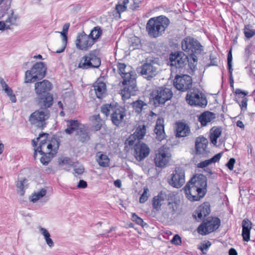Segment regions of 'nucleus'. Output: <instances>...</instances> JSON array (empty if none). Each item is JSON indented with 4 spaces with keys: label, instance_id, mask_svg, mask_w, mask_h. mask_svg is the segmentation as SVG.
<instances>
[{
    "label": "nucleus",
    "instance_id": "e433bc0d",
    "mask_svg": "<svg viewBox=\"0 0 255 255\" xmlns=\"http://www.w3.org/2000/svg\"><path fill=\"white\" fill-rule=\"evenodd\" d=\"M131 105L135 112L138 114L141 113L143 107L147 106L145 102L140 100L133 101Z\"/></svg>",
    "mask_w": 255,
    "mask_h": 255
},
{
    "label": "nucleus",
    "instance_id": "9d476101",
    "mask_svg": "<svg viewBox=\"0 0 255 255\" xmlns=\"http://www.w3.org/2000/svg\"><path fill=\"white\" fill-rule=\"evenodd\" d=\"M91 38L84 31L78 33L75 41L77 48L82 51H88L94 44Z\"/></svg>",
    "mask_w": 255,
    "mask_h": 255
},
{
    "label": "nucleus",
    "instance_id": "2eb2a0df",
    "mask_svg": "<svg viewBox=\"0 0 255 255\" xmlns=\"http://www.w3.org/2000/svg\"><path fill=\"white\" fill-rule=\"evenodd\" d=\"M35 101L40 109L48 110L53 104V96L50 94L36 95Z\"/></svg>",
    "mask_w": 255,
    "mask_h": 255
},
{
    "label": "nucleus",
    "instance_id": "ddd939ff",
    "mask_svg": "<svg viewBox=\"0 0 255 255\" xmlns=\"http://www.w3.org/2000/svg\"><path fill=\"white\" fill-rule=\"evenodd\" d=\"M196 187L195 186L190 185V183L187 182L183 188L186 197L191 201H199L206 194L205 191H202L203 193L200 194Z\"/></svg>",
    "mask_w": 255,
    "mask_h": 255
},
{
    "label": "nucleus",
    "instance_id": "79ce46f5",
    "mask_svg": "<svg viewBox=\"0 0 255 255\" xmlns=\"http://www.w3.org/2000/svg\"><path fill=\"white\" fill-rule=\"evenodd\" d=\"M145 127L144 125L139 126L136 129L134 134L136 136L138 139H140L143 138L145 134Z\"/></svg>",
    "mask_w": 255,
    "mask_h": 255
},
{
    "label": "nucleus",
    "instance_id": "473e14b6",
    "mask_svg": "<svg viewBox=\"0 0 255 255\" xmlns=\"http://www.w3.org/2000/svg\"><path fill=\"white\" fill-rule=\"evenodd\" d=\"M222 153H219L215 155H214L212 158L210 159L206 160L205 161L200 162L197 165V167L198 168H203L204 167H206L209 165L211 164L212 163H215L218 161L222 156Z\"/></svg>",
    "mask_w": 255,
    "mask_h": 255
},
{
    "label": "nucleus",
    "instance_id": "5701e85b",
    "mask_svg": "<svg viewBox=\"0 0 255 255\" xmlns=\"http://www.w3.org/2000/svg\"><path fill=\"white\" fill-rule=\"evenodd\" d=\"M83 64H101V60L98 50H93L83 57Z\"/></svg>",
    "mask_w": 255,
    "mask_h": 255
},
{
    "label": "nucleus",
    "instance_id": "72a5a7b5",
    "mask_svg": "<svg viewBox=\"0 0 255 255\" xmlns=\"http://www.w3.org/2000/svg\"><path fill=\"white\" fill-rule=\"evenodd\" d=\"M103 33V30L99 26L94 27L91 31L90 33L89 34L93 40L94 43H96L98 39L101 37Z\"/></svg>",
    "mask_w": 255,
    "mask_h": 255
},
{
    "label": "nucleus",
    "instance_id": "c9c22d12",
    "mask_svg": "<svg viewBox=\"0 0 255 255\" xmlns=\"http://www.w3.org/2000/svg\"><path fill=\"white\" fill-rule=\"evenodd\" d=\"M58 164L61 168L67 170L74 166V162L70 158L67 157L59 158Z\"/></svg>",
    "mask_w": 255,
    "mask_h": 255
},
{
    "label": "nucleus",
    "instance_id": "3c124183",
    "mask_svg": "<svg viewBox=\"0 0 255 255\" xmlns=\"http://www.w3.org/2000/svg\"><path fill=\"white\" fill-rule=\"evenodd\" d=\"M171 243L175 245H180L182 243L181 238L178 235L176 234L171 240Z\"/></svg>",
    "mask_w": 255,
    "mask_h": 255
},
{
    "label": "nucleus",
    "instance_id": "8fccbe9b",
    "mask_svg": "<svg viewBox=\"0 0 255 255\" xmlns=\"http://www.w3.org/2000/svg\"><path fill=\"white\" fill-rule=\"evenodd\" d=\"M148 189L147 187L144 188L143 192L139 198V202L140 203H143L148 199V196H147V192Z\"/></svg>",
    "mask_w": 255,
    "mask_h": 255
},
{
    "label": "nucleus",
    "instance_id": "58836bf2",
    "mask_svg": "<svg viewBox=\"0 0 255 255\" xmlns=\"http://www.w3.org/2000/svg\"><path fill=\"white\" fill-rule=\"evenodd\" d=\"M114 106H115V103L104 105L101 107V112L107 117L110 115V113H112Z\"/></svg>",
    "mask_w": 255,
    "mask_h": 255
},
{
    "label": "nucleus",
    "instance_id": "bf43d9fd",
    "mask_svg": "<svg viewBox=\"0 0 255 255\" xmlns=\"http://www.w3.org/2000/svg\"><path fill=\"white\" fill-rule=\"evenodd\" d=\"M140 0H133V3L131 4L130 8L133 10H136L139 6Z\"/></svg>",
    "mask_w": 255,
    "mask_h": 255
},
{
    "label": "nucleus",
    "instance_id": "de8ad7c7",
    "mask_svg": "<svg viewBox=\"0 0 255 255\" xmlns=\"http://www.w3.org/2000/svg\"><path fill=\"white\" fill-rule=\"evenodd\" d=\"M242 230H251L252 229V223L248 219H245L242 221Z\"/></svg>",
    "mask_w": 255,
    "mask_h": 255
},
{
    "label": "nucleus",
    "instance_id": "f704fd0d",
    "mask_svg": "<svg viewBox=\"0 0 255 255\" xmlns=\"http://www.w3.org/2000/svg\"><path fill=\"white\" fill-rule=\"evenodd\" d=\"M222 133L221 128L214 127L211 129L210 139L211 142L214 145L217 143V140L220 137Z\"/></svg>",
    "mask_w": 255,
    "mask_h": 255
},
{
    "label": "nucleus",
    "instance_id": "a211bd4d",
    "mask_svg": "<svg viewBox=\"0 0 255 255\" xmlns=\"http://www.w3.org/2000/svg\"><path fill=\"white\" fill-rule=\"evenodd\" d=\"M208 144V139L203 136H200L196 138L195 148L196 154L206 156L209 151L207 149Z\"/></svg>",
    "mask_w": 255,
    "mask_h": 255
},
{
    "label": "nucleus",
    "instance_id": "680f3d73",
    "mask_svg": "<svg viewBox=\"0 0 255 255\" xmlns=\"http://www.w3.org/2000/svg\"><path fill=\"white\" fill-rule=\"evenodd\" d=\"M56 140L59 142V140H57L56 138L52 139V140L51 141V143L48 144V145H47V149H48L49 150H50V151L49 152L53 151V150L54 149V144L56 145V143L55 142H53V140Z\"/></svg>",
    "mask_w": 255,
    "mask_h": 255
},
{
    "label": "nucleus",
    "instance_id": "c85d7f7f",
    "mask_svg": "<svg viewBox=\"0 0 255 255\" xmlns=\"http://www.w3.org/2000/svg\"><path fill=\"white\" fill-rule=\"evenodd\" d=\"M166 197L165 193L161 191L157 196L153 197L152 199V207L156 211L160 209L163 202Z\"/></svg>",
    "mask_w": 255,
    "mask_h": 255
},
{
    "label": "nucleus",
    "instance_id": "4468645a",
    "mask_svg": "<svg viewBox=\"0 0 255 255\" xmlns=\"http://www.w3.org/2000/svg\"><path fill=\"white\" fill-rule=\"evenodd\" d=\"M190 185H193L196 187L197 190L200 194L203 193L202 191L207 192V178L206 177L202 174H197L194 175L188 182Z\"/></svg>",
    "mask_w": 255,
    "mask_h": 255
},
{
    "label": "nucleus",
    "instance_id": "052dcab7",
    "mask_svg": "<svg viewBox=\"0 0 255 255\" xmlns=\"http://www.w3.org/2000/svg\"><path fill=\"white\" fill-rule=\"evenodd\" d=\"M73 166L74 167L75 173H77L80 175L82 174L84 172L85 169L83 166H80L77 168L76 167V166L74 165Z\"/></svg>",
    "mask_w": 255,
    "mask_h": 255
},
{
    "label": "nucleus",
    "instance_id": "f3484780",
    "mask_svg": "<svg viewBox=\"0 0 255 255\" xmlns=\"http://www.w3.org/2000/svg\"><path fill=\"white\" fill-rule=\"evenodd\" d=\"M148 146L143 142L138 141L134 145V157L138 161H141L149 154Z\"/></svg>",
    "mask_w": 255,
    "mask_h": 255
},
{
    "label": "nucleus",
    "instance_id": "2f4dec72",
    "mask_svg": "<svg viewBox=\"0 0 255 255\" xmlns=\"http://www.w3.org/2000/svg\"><path fill=\"white\" fill-rule=\"evenodd\" d=\"M235 93L238 95H242L244 96L243 97V100L241 103H240L238 100H236V102L239 104L242 111H246L247 109L248 99L247 97H245V96L248 94V92L242 91L240 89H236Z\"/></svg>",
    "mask_w": 255,
    "mask_h": 255
},
{
    "label": "nucleus",
    "instance_id": "e2e57ef3",
    "mask_svg": "<svg viewBox=\"0 0 255 255\" xmlns=\"http://www.w3.org/2000/svg\"><path fill=\"white\" fill-rule=\"evenodd\" d=\"M87 187V183L85 181L83 180H80L77 185V187L78 188H85Z\"/></svg>",
    "mask_w": 255,
    "mask_h": 255
},
{
    "label": "nucleus",
    "instance_id": "c756f323",
    "mask_svg": "<svg viewBox=\"0 0 255 255\" xmlns=\"http://www.w3.org/2000/svg\"><path fill=\"white\" fill-rule=\"evenodd\" d=\"M190 133V128L187 124L183 123L177 124L176 136L185 137Z\"/></svg>",
    "mask_w": 255,
    "mask_h": 255
},
{
    "label": "nucleus",
    "instance_id": "cd10ccee",
    "mask_svg": "<svg viewBox=\"0 0 255 255\" xmlns=\"http://www.w3.org/2000/svg\"><path fill=\"white\" fill-rule=\"evenodd\" d=\"M163 123V120L158 119L157 120L156 125L154 128V132L156 135V138L159 141L164 139L165 136Z\"/></svg>",
    "mask_w": 255,
    "mask_h": 255
},
{
    "label": "nucleus",
    "instance_id": "a878e982",
    "mask_svg": "<svg viewBox=\"0 0 255 255\" xmlns=\"http://www.w3.org/2000/svg\"><path fill=\"white\" fill-rule=\"evenodd\" d=\"M53 142H55L56 145L54 144V149L52 152H49L48 153H45L43 154V156L40 158V162L45 165H47L51 161V159L53 157L54 155H55L57 152V150L59 148L60 142L56 140H53Z\"/></svg>",
    "mask_w": 255,
    "mask_h": 255
},
{
    "label": "nucleus",
    "instance_id": "1a4fd4ad",
    "mask_svg": "<svg viewBox=\"0 0 255 255\" xmlns=\"http://www.w3.org/2000/svg\"><path fill=\"white\" fill-rule=\"evenodd\" d=\"M185 182V170L181 167H176L170 175V178L168 179V183L171 186L179 188L181 187Z\"/></svg>",
    "mask_w": 255,
    "mask_h": 255
},
{
    "label": "nucleus",
    "instance_id": "7ed1b4c3",
    "mask_svg": "<svg viewBox=\"0 0 255 255\" xmlns=\"http://www.w3.org/2000/svg\"><path fill=\"white\" fill-rule=\"evenodd\" d=\"M169 24V19L165 16L152 17L146 23V31L150 37L156 38L164 34Z\"/></svg>",
    "mask_w": 255,
    "mask_h": 255
},
{
    "label": "nucleus",
    "instance_id": "6ab92c4d",
    "mask_svg": "<svg viewBox=\"0 0 255 255\" xmlns=\"http://www.w3.org/2000/svg\"><path fill=\"white\" fill-rule=\"evenodd\" d=\"M34 88L36 95L50 94L49 91L52 88V84L48 80H44L42 81L35 83Z\"/></svg>",
    "mask_w": 255,
    "mask_h": 255
},
{
    "label": "nucleus",
    "instance_id": "37998d69",
    "mask_svg": "<svg viewBox=\"0 0 255 255\" xmlns=\"http://www.w3.org/2000/svg\"><path fill=\"white\" fill-rule=\"evenodd\" d=\"M129 0H124L121 3H119L116 5V9L117 12L120 14L121 12L125 11L127 10V5L128 3Z\"/></svg>",
    "mask_w": 255,
    "mask_h": 255
},
{
    "label": "nucleus",
    "instance_id": "7c9ffc66",
    "mask_svg": "<svg viewBox=\"0 0 255 255\" xmlns=\"http://www.w3.org/2000/svg\"><path fill=\"white\" fill-rule=\"evenodd\" d=\"M215 114L210 112H205L200 115L198 121L202 126H205L208 123L210 122L215 118Z\"/></svg>",
    "mask_w": 255,
    "mask_h": 255
},
{
    "label": "nucleus",
    "instance_id": "0e129e2a",
    "mask_svg": "<svg viewBox=\"0 0 255 255\" xmlns=\"http://www.w3.org/2000/svg\"><path fill=\"white\" fill-rule=\"evenodd\" d=\"M135 139L134 136H130L127 139L126 142L129 146H131L134 143Z\"/></svg>",
    "mask_w": 255,
    "mask_h": 255
},
{
    "label": "nucleus",
    "instance_id": "bb28decb",
    "mask_svg": "<svg viewBox=\"0 0 255 255\" xmlns=\"http://www.w3.org/2000/svg\"><path fill=\"white\" fill-rule=\"evenodd\" d=\"M95 157L96 161L101 167H107L110 166V159L106 153L101 151L97 152Z\"/></svg>",
    "mask_w": 255,
    "mask_h": 255
},
{
    "label": "nucleus",
    "instance_id": "412c9836",
    "mask_svg": "<svg viewBox=\"0 0 255 255\" xmlns=\"http://www.w3.org/2000/svg\"><path fill=\"white\" fill-rule=\"evenodd\" d=\"M140 69L141 75L148 80H150L157 73V68L153 65H142Z\"/></svg>",
    "mask_w": 255,
    "mask_h": 255
},
{
    "label": "nucleus",
    "instance_id": "f257e3e1",
    "mask_svg": "<svg viewBox=\"0 0 255 255\" xmlns=\"http://www.w3.org/2000/svg\"><path fill=\"white\" fill-rule=\"evenodd\" d=\"M183 50L188 53V56L182 52L172 53L170 55L169 60L174 64H186V62H191V64L197 62L200 55L203 51V47L196 39L190 37L185 38L181 43ZM173 64V63H171Z\"/></svg>",
    "mask_w": 255,
    "mask_h": 255
},
{
    "label": "nucleus",
    "instance_id": "a19ab883",
    "mask_svg": "<svg viewBox=\"0 0 255 255\" xmlns=\"http://www.w3.org/2000/svg\"><path fill=\"white\" fill-rule=\"evenodd\" d=\"M59 33L62 36V45L60 49L56 51V53H60L64 51L67 43V34L63 31L60 32Z\"/></svg>",
    "mask_w": 255,
    "mask_h": 255
},
{
    "label": "nucleus",
    "instance_id": "4be33fe9",
    "mask_svg": "<svg viewBox=\"0 0 255 255\" xmlns=\"http://www.w3.org/2000/svg\"><path fill=\"white\" fill-rule=\"evenodd\" d=\"M93 87L97 98L102 99L106 96L107 86L105 83L98 80L93 84Z\"/></svg>",
    "mask_w": 255,
    "mask_h": 255
},
{
    "label": "nucleus",
    "instance_id": "338daca9",
    "mask_svg": "<svg viewBox=\"0 0 255 255\" xmlns=\"http://www.w3.org/2000/svg\"><path fill=\"white\" fill-rule=\"evenodd\" d=\"M69 27H70V23H66L65 24H64V25L63 26L62 31L67 34Z\"/></svg>",
    "mask_w": 255,
    "mask_h": 255
},
{
    "label": "nucleus",
    "instance_id": "a18cd8bd",
    "mask_svg": "<svg viewBox=\"0 0 255 255\" xmlns=\"http://www.w3.org/2000/svg\"><path fill=\"white\" fill-rule=\"evenodd\" d=\"M26 181V179H24L22 181H18L16 186L17 188V192L20 195H23L24 193V184Z\"/></svg>",
    "mask_w": 255,
    "mask_h": 255
},
{
    "label": "nucleus",
    "instance_id": "5fc2aeb1",
    "mask_svg": "<svg viewBox=\"0 0 255 255\" xmlns=\"http://www.w3.org/2000/svg\"><path fill=\"white\" fill-rule=\"evenodd\" d=\"M255 66V65H254ZM245 69L248 72L250 77L255 76V67L252 66V65L247 66Z\"/></svg>",
    "mask_w": 255,
    "mask_h": 255
},
{
    "label": "nucleus",
    "instance_id": "69168bd1",
    "mask_svg": "<svg viewBox=\"0 0 255 255\" xmlns=\"http://www.w3.org/2000/svg\"><path fill=\"white\" fill-rule=\"evenodd\" d=\"M188 66L189 67L188 72L192 75L195 70L196 65H188Z\"/></svg>",
    "mask_w": 255,
    "mask_h": 255
},
{
    "label": "nucleus",
    "instance_id": "20e7f679",
    "mask_svg": "<svg viewBox=\"0 0 255 255\" xmlns=\"http://www.w3.org/2000/svg\"><path fill=\"white\" fill-rule=\"evenodd\" d=\"M173 96V92L171 89L165 86L157 87L152 90L150 94V100L155 107L164 105L167 101L170 100Z\"/></svg>",
    "mask_w": 255,
    "mask_h": 255
},
{
    "label": "nucleus",
    "instance_id": "c03bdc74",
    "mask_svg": "<svg viewBox=\"0 0 255 255\" xmlns=\"http://www.w3.org/2000/svg\"><path fill=\"white\" fill-rule=\"evenodd\" d=\"M244 33L245 36L249 39L252 38L255 35L254 31L250 28V25H247L245 26Z\"/></svg>",
    "mask_w": 255,
    "mask_h": 255
},
{
    "label": "nucleus",
    "instance_id": "49530a36",
    "mask_svg": "<svg viewBox=\"0 0 255 255\" xmlns=\"http://www.w3.org/2000/svg\"><path fill=\"white\" fill-rule=\"evenodd\" d=\"M4 91L9 97L10 101L12 103H15L16 101L15 96L13 94V91L10 88L7 87V88H4Z\"/></svg>",
    "mask_w": 255,
    "mask_h": 255
},
{
    "label": "nucleus",
    "instance_id": "9b49d317",
    "mask_svg": "<svg viewBox=\"0 0 255 255\" xmlns=\"http://www.w3.org/2000/svg\"><path fill=\"white\" fill-rule=\"evenodd\" d=\"M174 86L178 90L185 92L191 90L192 86V78L187 75L176 76L174 80Z\"/></svg>",
    "mask_w": 255,
    "mask_h": 255
},
{
    "label": "nucleus",
    "instance_id": "4c0bfd02",
    "mask_svg": "<svg viewBox=\"0 0 255 255\" xmlns=\"http://www.w3.org/2000/svg\"><path fill=\"white\" fill-rule=\"evenodd\" d=\"M6 15L7 17L5 20L6 23H9L10 24L13 25L16 24L18 16L16 14H14V12L12 10L7 12Z\"/></svg>",
    "mask_w": 255,
    "mask_h": 255
},
{
    "label": "nucleus",
    "instance_id": "39448f33",
    "mask_svg": "<svg viewBox=\"0 0 255 255\" xmlns=\"http://www.w3.org/2000/svg\"><path fill=\"white\" fill-rule=\"evenodd\" d=\"M50 116L49 110L39 109L32 113L29 116V121L31 125L35 126L38 128L43 129L45 128L47 123L46 121Z\"/></svg>",
    "mask_w": 255,
    "mask_h": 255
},
{
    "label": "nucleus",
    "instance_id": "aec40b11",
    "mask_svg": "<svg viewBox=\"0 0 255 255\" xmlns=\"http://www.w3.org/2000/svg\"><path fill=\"white\" fill-rule=\"evenodd\" d=\"M211 212L210 205L208 202H205L199 206L194 211L193 217L195 219H198L200 220L208 216Z\"/></svg>",
    "mask_w": 255,
    "mask_h": 255
},
{
    "label": "nucleus",
    "instance_id": "393cba45",
    "mask_svg": "<svg viewBox=\"0 0 255 255\" xmlns=\"http://www.w3.org/2000/svg\"><path fill=\"white\" fill-rule=\"evenodd\" d=\"M77 139L80 142L85 143L88 142L90 139V134L89 133L88 128L83 125L81 128L77 130L75 134Z\"/></svg>",
    "mask_w": 255,
    "mask_h": 255
},
{
    "label": "nucleus",
    "instance_id": "b1692460",
    "mask_svg": "<svg viewBox=\"0 0 255 255\" xmlns=\"http://www.w3.org/2000/svg\"><path fill=\"white\" fill-rule=\"evenodd\" d=\"M66 122L67 128L65 129L64 131L69 135L72 134L74 131L77 132L83 125L78 120H68Z\"/></svg>",
    "mask_w": 255,
    "mask_h": 255
},
{
    "label": "nucleus",
    "instance_id": "423d86ee",
    "mask_svg": "<svg viewBox=\"0 0 255 255\" xmlns=\"http://www.w3.org/2000/svg\"><path fill=\"white\" fill-rule=\"evenodd\" d=\"M185 99L187 103L192 106L204 107L207 103L204 95L198 89L188 91Z\"/></svg>",
    "mask_w": 255,
    "mask_h": 255
},
{
    "label": "nucleus",
    "instance_id": "774afa93",
    "mask_svg": "<svg viewBox=\"0 0 255 255\" xmlns=\"http://www.w3.org/2000/svg\"><path fill=\"white\" fill-rule=\"evenodd\" d=\"M229 255H237V252L235 249L231 248L229 250Z\"/></svg>",
    "mask_w": 255,
    "mask_h": 255
},
{
    "label": "nucleus",
    "instance_id": "4d7b16f0",
    "mask_svg": "<svg viewBox=\"0 0 255 255\" xmlns=\"http://www.w3.org/2000/svg\"><path fill=\"white\" fill-rule=\"evenodd\" d=\"M40 231L41 233L43 235L45 241L50 238V235L46 229L40 227Z\"/></svg>",
    "mask_w": 255,
    "mask_h": 255
},
{
    "label": "nucleus",
    "instance_id": "603ef678",
    "mask_svg": "<svg viewBox=\"0 0 255 255\" xmlns=\"http://www.w3.org/2000/svg\"><path fill=\"white\" fill-rule=\"evenodd\" d=\"M211 246V243L210 241H207L205 243H202L198 247L203 254H205L204 252V250H207Z\"/></svg>",
    "mask_w": 255,
    "mask_h": 255
},
{
    "label": "nucleus",
    "instance_id": "f03ea898",
    "mask_svg": "<svg viewBox=\"0 0 255 255\" xmlns=\"http://www.w3.org/2000/svg\"><path fill=\"white\" fill-rule=\"evenodd\" d=\"M119 73L123 80L122 84L125 86L121 91V94L123 100L128 99L131 96L136 94L138 90L136 85L135 72L131 70L130 66L128 65H118Z\"/></svg>",
    "mask_w": 255,
    "mask_h": 255
},
{
    "label": "nucleus",
    "instance_id": "6e6d98bb",
    "mask_svg": "<svg viewBox=\"0 0 255 255\" xmlns=\"http://www.w3.org/2000/svg\"><path fill=\"white\" fill-rule=\"evenodd\" d=\"M100 65H78L77 68H81L83 69H88L91 68H98Z\"/></svg>",
    "mask_w": 255,
    "mask_h": 255
},
{
    "label": "nucleus",
    "instance_id": "13d9d810",
    "mask_svg": "<svg viewBox=\"0 0 255 255\" xmlns=\"http://www.w3.org/2000/svg\"><path fill=\"white\" fill-rule=\"evenodd\" d=\"M236 162V160L234 158H231L229 159L228 162L226 163V166L230 170H232L234 168V164Z\"/></svg>",
    "mask_w": 255,
    "mask_h": 255
},
{
    "label": "nucleus",
    "instance_id": "0eeeda50",
    "mask_svg": "<svg viewBox=\"0 0 255 255\" xmlns=\"http://www.w3.org/2000/svg\"><path fill=\"white\" fill-rule=\"evenodd\" d=\"M220 224L221 221L218 217H209L199 226L197 232L202 235H207L218 229Z\"/></svg>",
    "mask_w": 255,
    "mask_h": 255
},
{
    "label": "nucleus",
    "instance_id": "09e8293b",
    "mask_svg": "<svg viewBox=\"0 0 255 255\" xmlns=\"http://www.w3.org/2000/svg\"><path fill=\"white\" fill-rule=\"evenodd\" d=\"M132 220L133 222H135L137 224L141 226L142 227L144 226V222L143 220L139 217L135 213H133L132 215Z\"/></svg>",
    "mask_w": 255,
    "mask_h": 255
},
{
    "label": "nucleus",
    "instance_id": "f8f14e48",
    "mask_svg": "<svg viewBox=\"0 0 255 255\" xmlns=\"http://www.w3.org/2000/svg\"><path fill=\"white\" fill-rule=\"evenodd\" d=\"M126 116V110L125 107L115 103L111 114V120L112 123L118 127L123 122L124 118Z\"/></svg>",
    "mask_w": 255,
    "mask_h": 255
},
{
    "label": "nucleus",
    "instance_id": "ea45409f",
    "mask_svg": "<svg viewBox=\"0 0 255 255\" xmlns=\"http://www.w3.org/2000/svg\"><path fill=\"white\" fill-rule=\"evenodd\" d=\"M46 190L45 189H42L36 193L33 194L31 198V201L33 203L36 202L40 198L43 197L46 195Z\"/></svg>",
    "mask_w": 255,
    "mask_h": 255
},
{
    "label": "nucleus",
    "instance_id": "dca6fc26",
    "mask_svg": "<svg viewBox=\"0 0 255 255\" xmlns=\"http://www.w3.org/2000/svg\"><path fill=\"white\" fill-rule=\"evenodd\" d=\"M169 157L168 149L164 146L160 147L154 158L156 165L160 167H164L168 162Z\"/></svg>",
    "mask_w": 255,
    "mask_h": 255
},
{
    "label": "nucleus",
    "instance_id": "864d4df0",
    "mask_svg": "<svg viewBox=\"0 0 255 255\" xmlns=\"http://www.w3.org/2000/svg\"><path fill=\"white\" fill-rule=\"evenodd\" d=\"M250 231L247 230H242V235L243 236V240L246 242H248L250 239Z\"/></svg>",
    "mask_w": 255,
    "mask_h": 255
},
{
    "label": "nucleus",
    "instance_id": "6e6552de",
    "mask_svg": "<svg viewBox=\"0 0 255 255\" xmlns=\"http://www.w3.org/2000/svg\"><path fill=\"white\" fill-rule=\"evenodd\" d=\"M47 68L45 65H33L30 70L25 72V83L34 82L42 79L45 75Z\"/></svg>",
    "mask_w": 255,
    "mask_h": 255
}]
</instances>
